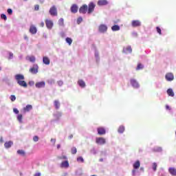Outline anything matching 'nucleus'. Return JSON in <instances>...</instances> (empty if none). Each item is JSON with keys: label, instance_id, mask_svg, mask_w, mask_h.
<instances>
[{"label": "nucleus", "instance_id": "1", "mask_svg": "<svg viewBox=\"0 0 176 176\" xmlns=\"http://www.w3.org/2000/svg\"><path fill=\"white\" fill-rule=\"evenodd\" d=\"M96 4L93 2H90L88 6L86 4L82 5L79 9V12L82 14H86V13H88V14H91V13L94 12Z\"/></svg>", "mask_w": 176, "mask_h": 176}, {"label": "nucleus", "instance_id": "2", "mask_svg": "<svg viewBox=\"0 0 176 176\" xmlns=\"http://www.w3.org/2000/svg\"><path fill=\"white\" fill-rule=\"evenodd\" d=\"M24 75L23 74H16L15 75V80H16L18 85L21 87H27V82L24 80Z\"/></svg>", "mask_w": 176, "mask_h": 176}, {"label": "nucleus", "instance_id": "3", "mask_svg": "<svg viewBox=\"0 0 176 176\" xmlns=\"http://www.w3.org/2000/svg\"><path fill=\"white\" fill-rule=\"evenodd\" d=\"M96 142L98 145H104V144H106L107 141L104 138H96Z\"/></svg>", "mask_w": 176, "mask_h": 176}, {"label": "nucleus", "instance_id": "4", "mask_svg": "<svg viewBox=\"0 0 176 176\" xmlns=\"http://www.w3.org/2000/svg\"><path fill=\"white\" fill-rule=\"evenodd\" d=\"M50 14L51 16H57V8L55 6L50 8Z\"/></svg>", "mask_w": 176, "mask_h": 176}, {"label": "nucleus", "instance_id": "5", "mask_svg": "<svg viewBox=\"0 0 176 176\" xmlns=\"http://www.w3.org/2000/svg\"><path fill=\"white\" fill-rule=\"evenodd\" d=\"M165 78L168 82L174 80V74L173 73H167L165 76Z\"/></svg>", "mask_w": 176, "mask_h": 176}, {"label": "nucleus", "instance_id": "6", "mask_svg": "<svg viewBox=\"0 0 176 176\" xmlns=\"http://www.w3.org/2000/svg\"><path fill=\"white\" fill-rule=\"evenodd\" d=\"M131 85L135 89H138V87H140V84L138 83V82L136 81L135 79H131Z\"/></svg>", "mask_w": 176, "mask_h": 176}, {"label": "nucleus", "instance_id": "7", "mask_svg": "<svg viewBox=\"0 0 176 176\" xmlns=\"http://www.w3.org/2000/svg\"><path fill=\"white\" fill-rule=\"evenodd\" d=\"M98 134L99 135H104L106 134L107 131H105V128L104 127H99L97 129Z\"/></svg>", "mask_w": 176, "mask_h": 176}, {"label": "nucleus", "instance_id": "8", "mask_svg": "<svg viewBox=\"0 0 176 176\" xmlns=\"http://www.w3.org/2000/svg\"><path fill=\"white\" fill-rule=\"evenodd\" d=\"M99 32H107L108 27L106 25H100L98 28Z\"/></svg>", "mask_w": 176, "mask_h": 176}, {"label": "nucleus", "instance_id": "9", "mask_svg": "<svg viewBox=\"0 0 176 176\" xmlns=\"http://www.w3.org/2000/svg\"><path fill=\"white\" fill-rule=\"evenodd\" d=\"M38 65H34L33 67L32 68L30 69V72H31V74H38Z\"/></svg>", "mask_w": 176, "mask_h": 176}, {"label": "nucleus", "instance_id": "10", "mask_svg": "<svg viewBox=\"0 0 176 176\" xmlns=\"http://www.w3.org/2000/svg\"><path fill=\"white\" fill-rule=\"evenodd\" d=\"M45 25L47 28H48L49 30H52V28H53V21H50V20H45Z\"/></svg>", "mask_w": 176, "mask_h": 176}, {"label": "nucleus", "instance_id": "11", "mask_svg": "<svg viewBox=\"0 0 176 176\" xmlns=\"http://www.w3.org/2000/svg\"><path fill=\"white\" fill-rule=\"evenodd\" d=\"M131 25L132 27H140L141 25V21H140L139 20H133L131 22Z\"/></svg>", "mask_w": 176, "mask_h": 176}, {"label": "nucleus", "instance_id": "12", "mask_svg": "<svg viewBox=\"0 0 176 176\" xmlns=\"http://www.w3.org/2000/svg\"><path fill=\"white\" fill-rule=\"evenodd\" d=\"M29 31H30V34L35 35V34H36V32H37L36 27H35L34 25H32L30 28Z\"/></svg>", "mask_w": 176, "mask_h": 176}, {"label": "nucleus", "instance_id": "13", "mask_svg": "<svg viewBox=\"0 0 176 176\" xmlns=\"http://www.w3.org/2000/svg\"><path fill=\"white\" fill-rule=\"evenodd\" d=\"M45 81H41V82H36L35 84V86L37 89H42V87H45Z\"/></svg>", "mask_w": 176, "mask_h": 176}, {"label": "nucleus", "instance_id": "14", "mask_svg": "<svg viewBox=\"0 0 176 176\" xmlns=\"http://www.w3.org/2000/svg\"><path fill=\"white\" fill-rule=\"evenodd\" d=\"M60 167L61 168H68V167H69V162H68V161L62 162Z\"/></svg>", "mask_w": 176, "mask_h": 176}, {"label": "nucleus", "instance_id": "15", "mask_svg": "<svg viewBox=\"0 0 176 176\" xmlns=\"http://www.w3.org/2000/svg\"><path fill=\"white\" fill-rule=\"evenodd\" d=\"M72 13H78V5L73 4L70 8Z\"/></svg>", "mask_w": 176, "mask_h": 176}, {"label": "nucleus", "instance_id": "16", "mask_svg": "<svg viewBox=\"0 0 176 176\" xmlns=\"http://www.w3.org/2000/svg\"><path fill=\"white\" fill-rule=\"evenodd\" d=\"M98 6H104L105 5H108V1L107 0H99L98 1Z\"/></svg>", "mask_w": 176, "mask_h": 176}, {"label": "nucleus", "instance_id": "17", "mask_svg": "<svg viewBox=\"0 0 176 176\" xmlns=\"http://www.w3.org/2000/svg\"><path fill=\"white\" fill-rule=\"evenodd\" d=\"M43 63L45 64V65H49V64H50V59L47 56H44L43 58Z\"/></svg>", "mask_w": 176, "mask_h": 176}, {"label": "nucleus", "instance_id": "18", "mask_svg": "<svg viewBox=\"0 0 176 176\" xmlns=\"http://www.w3.org/2000/svg\"><path fill=\"white\" fill-rule=\"evenodd\" d=\"M131 52H133V50L131 49V46L124 47V49H123V52L124 53H131Z\"/></svg>", "mask_w": 176, "mask_h": 176}, {"label": "nucleus", "instance_id": "19", "mask_svg": "<svg viewBox=\"0 0 176 176\" xmlns=\"http://www.w3.org/2000/svg\"><path fill=\"white\" fill-rule=\"evenodd\" d=\"M78 85L80 87H86V83L85 82V81H83V80H78Z\"/></svg>", "mask_w": 176, "mask_h": 176}, {"label": "nucleus", "instance_id": "20", "mask_svg": "<svg viewBox=\"0 0 176 176\" xmlns=\"http://www.w3.org/2000/svg\"><path fill=\"white\" fill-rule=\"evenodd\" d=\"M32 109V105L28 104L25 107L23 108L24 112H30Z\"/></svg>", "mask_w": 176, "mask_h": 176}, {"label": "nucleus", "instance_id": "21", "mask_svg": "<svg viewBox=\"0 0 176 176\" xmlns=\"http://www.w3.org/2000/svg\"><path fill=\"white\" fill-rule=\"evenodd\" d=\"M140 166H141V163L140 162V161L138 160L133 164V168L135 170H137L140 168Z\"/></svg>", "mask_w": 176, "mask_h": 176}, {"label": "nucleus", "instance_id": "22", "mask_svg": "<svg viewBox=\"0 0 176 176\" xmlns=\"http://www.w3.org/2000/svg\"><path fill=\"white\" fill-rule=\"evenodd\" d=\"M12 145H13V142H12V141L7 142L4 144V146L7 149H8V148H10L12 146Z\"/></svg>", "mask_w": 176, "mask_h": 176}, {"label": "nucleus", "instance_id": "23", "mask_svg": "<svg viewBox=\"0 0 176 176\" xmlns=\"http://www.w3.org/2000/svg\"><path fill=\"white\" fill-rule=\"evenodd\" d=\"M168 172L171 175L176 176V169L175 168H169Z\"/></svg>", "mask_w": 176, "mask_h": 176}, {"label": "nucleus", "instance_id": "24", "mask_svg": "<svg viewBox=\"0 0 176 176\" xmlns=\"http://www.w3.org/2000/svg\"><path fill=\"white\" fill-rule=\"evenodd\" d=\"M166 93L170 97H174V91H173V89H168L166 91Z\"/></svg>", "mask_w": 176, "mask_h": 176}, {"label": "nucleus", "instance_id": "25", "mask_svg": "<svg viewBox=\"0 0 176 176\" xmlns=\"http://www.w3.org/2000/svg\"><path fill=\"white\" fill-rule=\"evenodd\" d=\"M140 69H144V65L142 63H138L136 67V71H140Z\"/></svg>", "mask_w": 176, "mask_h": 176}, {"label": "nucleus", "instance_id": "26", "mask_svg": "<svg viewBox=\"0 0 176 176\" xmlns=\"http://www.w3.org/2000/svg\"><path fill=\"white\" fill-rule=\"evenodd\" d=\"M54 104L56 109H58L60 108V102H58V100H54Z\"/></svg>", "mask_w": 176, "mask_h": 176}, {"label": "nucleus", "instance_id": "27", "mask_svg": "<svg viewBox=\"0 0 176 176\" xmlns=\"http://www.w3.org/2000/svg\"><path fill=\"white\" fill-rule=\"evenodd\" d=\"M111 30L112 31H119V30H120V27H119L118 25H115L112 26Z\"/></svg>", "mask_w": 176, "mask_h": 176}, {"label": "nucleus", "instance_id": "28", "mask_svg": "<svg viewBox=\"0 0 176 176\" xmlns=\"http://www.w3.org/2000/svg\"><path fill=\"white\" fill-rule=\"evenodd\" d=\"M17 120L19 121V123H23V115L22 114L18 115Z\"/></svg>", "mask_w": 176, "mask_h": 176}, {"label": "nucleus", "instance_id": "29", "mask_svg": "<svg viewBox=\"0 0 176 176\" xmlns=\"http://www.w3.org/2000/svg\"><path fill=\"white\" fill-rule=\"evenodd\" d=\"M118 133H124V126H120L119 128H118Z\"/></svg>", "mask_w": 176, "mask_h": 176}, {"label": "nucleus", "instance_id": "30", "mask_svg": "<svg viewBox=\"0 0 176 176\" xmlns=\"http://www.w3.org/2000/svg\"><path fill=\"white\" fill-rule=\"evenodd\" d=\"M17 154L21 155V156H25V152H24L23 150H18Z\"/></svg>", "mask_w": 176, "mask_h": 176}, {"label": "nucleus", "instance_id": "31", "mask_svg": "<svg viewBox=\"0 0 176 176\" xmlns=\"http://www.w3.org/2000/svg\"><path fill=\"white\" fill-rule=\"evenodd\" d=\"M71 152H72V155H76V153L78 152V150L76 149V147L72 148Z\"/></svg>", "mask_w": 176, "mask_h": 176}, {"label": "nucleus", "instance_id": "32", "mask_svg": "<svg viewBox=\"0 0 176 176\" xmlns=\"http://www.w3.org/2000/svg\"><path fill=\"white\" fill-rule=\"evenodd\" d=\"M66 42L68 43L69 45L72 44V38L67 37L66 38Z\"/></svg>", "mask_w": 176, "mask_h": 176}, {"label": "nucleus", "instance_id": "33", "mask_svg": "<svg viewBox=\"0 0 176 176\" xmlns=\"http://www.w3.org/2000/svg\"><path fill=\"white\" fill-rule=\"evenodd\" d=\"M28 60L30 61V63H35L36 58L35 56H29Z\"/></svg>", "mask_w": 176, "mask_h": 176}, {"label": "nucleus", "instance_id": "34", "mask_svg": "<svg viewBox=\"0 0 176 176\" xmlns=\"http://www.w3.org/2000/svg\"><path fill=\"white\" fill-rule=\"evenodd\" d=\"M77 162H78V163H83L85 160H83V157H77Z\"/></svg>", "mask_w": 176, "mask_h": 176}, {"label": "nucleus", "instance_id": "35", "mask_svg": "<svg viewBox=\"0 0 176 176\" xmlns=\"http://www.w3.org/2000/svg\"><path fill=\"white\" fill-rule=\"evenodd\" d=\"M153 171L157 170V164H156V162L153 163Z\"/></svg>", "mask_w": 176, "mask_h": 176}, {"label": "nucleus", "instance_id": "36", "mask_svg": "<svg viewBox=\"0 0 176 176\" xmlns=\"http://www.w3.org/2000/svg\"><path fill=\"white\" fill-rule=\"evenodd\" d=\"M1 18L3 19L5 21L8 20V17L6 16V14H1Z\"/></svg>", "mask_w": 176, "mask_h": 176}, {"label": "nucleus", "instance_id": "37", "mask_svg": "<svg viewBox=\"0 0 176 176\" xmlns=\"http://www.w3.org/2000/svg\"><path fill=\"white\" fill-rule=\"evenodd\" d=\"M59 25H64V19H60L58 21Z\"/></svg>", "mask_w": 176, "mask_h": 176}, {"label": "nucleus", "instance_id": "38", "mask_svg": "<svg viewBox=\"0 0 176 176\" xmlns=\"http://www.w3.org/2000/svg\"><path fill=\"white\" fill-rule=\"evenodd\" d=\"M82 21H83V19L82 17L78 18L77 24H80Z\"/></svg>", "mask_w": 176, "mask_h": 176}, {"label": "nucleus", "instance_id": "39", "mask_svg": "<svg viewBox=\"0 0 176 176\" xmlns=\"http://www.w3.org/2000/svg\"><path fill=\"white\" fill-rule=\"evenodd\" d=\"M10 98L12 102L16 101V96L14 95H11Z\"/></svg>", "mask_w": 176, "mask_h": 176}, {"label": "nucleus", "instance_id": "40", "mask_svg": "<svg viewBox=\"0 0 176 176\" xmlns=\"http://www.w3.org/2000/svg\"><path fill=\"white\" fill-rule=\"evenodd\" d=\"M156 30H157V32H158L160 35H162V29H160V28L159 27H157Z\"/></svg>", "mask_w": 176, "mask_h": 176}, {"label": "nucleus", "instance_id": "41", "mask_svg": "<svg viewBox=\"0 0 176 176\" xmlns=\"http://www.w3.org/2000/svg\"><path fill=\"white\" fill-rule=\"evenodd\" d=\"M33 141H34V142H38V141H39V138L38 136H34Z\"/></svg>", "mask_w": 176, "mask_h": 176}, {"label": "nucleus", "instance_id": "42", "mask_svg": "<svg viewBox=\"0 0 176 176\" xmlns=\"http://www.w3.org/2000/svg\"><path fill=\"white\" fill-rule=\"evenodd\" d=\"M8 14H13V10H12V9L9 8L7 10Z\"/></svg>", "mask_w": 176, "mask_h": 176}, {"label": "nucleus", "instance_id": "43", "mask_svg": "<svg viewBox=\"0 0 176 176\" xmlns=\"http://www.w3.org/2000/svg\"><path fill=\"white\" fill-rule=\"evenodd\" d=\"M58 85L59 86H63V85H64V82L62 80H59L58 81Z\"/></svg>", "mask_w": 176, "mask_h": 176}, {"label": "nucleus", "instance_id": "44", "mask_svg": "<svg viewBox=\"0 0 176 176\" xmlns=\"http://www.w3.org/2000/svg\"><path fill=\"white\" fill-rule=\"evenodd\" d=\"M59 159L63 160H67V156L63 155V156H62V157H60Z\"/></svg>", "mask_w": 176, "mask_h": 176}, {"label": "nucleus", "instance_id": "45", "mask_svg": "<svg viewBox=\"0 0 176 176\" xmlns=\"http://www.w3.org/2000/svg\"><path fill=\"white\" fill-rule=\"evenodd\" d=\"M34 10H39V5H36L34 6Z\"/></svg>", "mask_w": 176, "mask_h": 176}, {"label": "nucleus", "instance_id": "46", "mask_svg": "<svg viewBox=\"0 0 176 176\" xmlns=\"http://www.w3.org/2000/svg\"><path fill=\"white\" fill-rule=\"evenodd\" d=\"M13 111L14 112V113H19V109H13Z\"/></svg>", "mask_w": 176, "mask_h": 176}, {"label": "nucleus", "instance_id": "47", "mask_svg": "<svg viewBox=\"0 0 176 176\" xmlns=\"http://www.w3.org/2000/svg\"><path fill=\"white\" fill-rule=\"evenodd\" d=\"M24 39H25V41H28V36L24 35Z\"/></svg>", "mask_w": 176, "mask_h": 176}, {"label": "nucleus", "instance_id": "48", "mask_svg": "<svg viewBox=\"0 0 176 176\" xmlns=\"http://www.w3.org/2000/svg\"><path fill=\"white\" fill-rule=\"evenodd\" d=\"M51 142H53V144H56V139H51Z\"/></svg>", "mask_w": 176, "mask_h": 176}, {"label": "nucleus", "instance_id": "49", "mask_svg": "<svg viewBox=\"0 0 176 176\" xmlns=\"http://www.w3.org/2000/svg\"><path fill=\"white\" fill-rule=\"evenodd\" d=\"M40 25H41V27H45V23L41 22Z\"/></svg>", "mask_w": 176, "mask_h": 176}, {"label": "nucleus", "instance_id": "50", "mask_svg": "<svg viewBox=\"0 0 176 176\" xmlns=\"http://www.w3.org/2000/svg\"><path fill=\"white\" fill-rule=\"evenodd\" d=\"M13 58V53L10 52V58Z\"/></svg>", "mask_w": 176, "mask_h": 176}, {"label": "nucleus", "instance_id": "51", "mask_svg": "<svg viewBox=\"0 0 176 176\" xmlns=\"http://www.w3.org/2000/svg\"><path fill=\"white\" fill-rule=\"evenodd\" d=\"M34 176H41V173H35Z\"/></svg>", "mask_w": 176, "mask_h": 176}, {"label": "nucleus", "instance_id": "52", "mask_svg": "<svg viewBox=\"0 0 176 176\" xmlns=\"http://www.w3.org/2000/svg\"><path fill=\"white\" fill-rule=\"evenodd\" d=\"M166 109H168V111H170V106L168 105H166Z\"/></svg>", "mask_w": 176, "mask_h": 176}, {"label": "nucleus", "instance_id": "53", "mask_svg": "<svg viewBox=\"0 0 176 176\" xmlns=\"http://www.w3.org/2000/svg\"><path fill=\"white\" fill-rule=\"evenodd\" d=\"M72 138H74V135H70L69 136V140H72Z\"/></svg>", "mask_w": 176, "mask_h": 176}, {"label": "nucleus", "instance_id": "54", "mask_svg": "<svg viewBox=\"0 0 176 176\" xmlns=\"http://www.w3.org/2000/svg\"><path fill=\"white\" fill-rule=\"evenodd\" d=\"M0 142H3V138L2 137L0 138Z\"/></svg>", "mask_w": 176, "mask_h": 176}, {"label": "nucleus", "instance_id": "55", "mask_svg": "<svg viewBox=\"0 0 176 176\" xmlns=\"http://www.w3.org/2000/svg\"><path fill=\"white\" fill-rule=\"evenodd\" d=\"M60 147L61 146L60 144H57V149H60Z\"/></svg>", "mask_w": 176, "mask_h": 176}, {"label": "nucleus", "instance_id": "56", "mask_svg": "<svg viewBox=\"0 0 176 176\" xmlns=\"http://www.w3.org/2000/svg\"><path fill=\"white\" fill-rule=\"evenodd\" d=\"M132 173H133V175H135V170H133Z\"/></svg>", "mask_w": 176, "mask_h": 176}, {"label": "nucleus", "instance_id": "57", "mask_svg": "<svg viewBox=\"0 0 176 176\" xmlns=\"http://www.w3.org/2000/svg\"><path fill=\"white\" fill-rule=\"evenodd\" d=\"M100 162H102V160H100Z\"/></svg>", "mask_w": 176, "mask_h": 176}, {"label": "nucleus", "instance_id": "58", "mask_svg": "<svg viewBox=\"0 0 176 176\" xmlns=\"http://www.w3.org/2000/svg\"><path fill=\"white\" fill-rule=\"evenodd\" d=\"M24 1H27V0H24Z\"/></svg>", "mask_w": 176, "mask_h": 176}]
</instances>
